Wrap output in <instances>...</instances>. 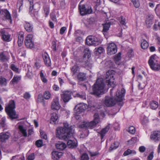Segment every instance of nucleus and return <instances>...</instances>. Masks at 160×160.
I'll return each instance as SVG.
<instances>
[{
	"mask_svg": "<svg viewBox=\"0 0 160 160\" xmlns=\"http://www.w3.org/2000/svg\"><path fill=\"white\" fill-rule=\"evenodd\" d=\"M114 72L113 70H109L106 73V78L108 79L106 80V83H108V86H110L112 88L110 91L112 97H106L104 101V104L108 107L114 106L117 102L122 101L125 93V90L123 88L120 90H118L117 91L114 88V87L116 85V82L113 81V75Z\"/></svg>",
	"mask_w": 160,
	"mask_h": 160,
	"instance_id": "1",
	"label": "nucleus"
},
{
	"mask_svg": "<svg viewBox=\"0 0 160 160\" xmlns=\"http://www.w3.org/2000/svg\"><path fill=\"white\" fill-rule=\"evenodd\" d=\"M70 132H69L67 131L66 129L63 127H58L56 130L57 137L60 139H63L65 141L68 140V139L71 137L74 133V130L72 129H70Z\"/></svg>",
	"mask_w": 160,
	"mask_h": 160,
	"instance_id": "2",
	"label": "nucleus"
},
{
	"mask_svg": "<svg viewBox=\"0 0 160 160\" xmlns=\"http://www.w3.org/2000/svg\"><path fill=\"white\" fill-rule=\"evenodd\" d=\"M104 86L103 81L98 79L93 87L92 92L91 93L95 96H98L103 92Z\"/></svg>",
	"mask_w": 160,
	"mask_h": 160,
	"instance_id": "3",
	"label": "nucleus"
},
{
	"mask_svg": "<svg viewBox=\"0 0 160 160\" xmlns=\"http://www.w3.org/2000/svg\"><path fill=\"white\" fill-rule=\"evenodd\" d=\"M15 103L13 100L10 101L8 105L5 108L6 112L11 119L18 118V116L15 110Z\"/></svg>",
	"mask_w": 160,
	"mask_h": 160,
	"instance_id": "4",
	"label": "nucleus"
},
{
	"mask_svg": "<svg viewBox=\"0 0 160 160\" xmlns=\"http://www.w3.org/2000/svg\"><path fill=\"white\" fill-rule=\"evenodd\" d=\"M94 120L90 122H83L79 125V127L82 128H92L96 126L99 122V118L98 113H96L94 115Z\"/></svg>",
	"mask_w": 160,
	"mask_h": 160,
	"instance_id": "5",
	"label": "nucleus"
},
{
	"mask_svg": "<svg viewBox=\"0 0 160 160\" xmlns=\"http://www.w3.org/2000/svg\"><path fill=\"white\" fill-rule=\"evenodd\" d=\"M148 63L152 70L155 71L160 70V62L158 61L155 56L152 55L150 57Z\"/></svg>",
	"mask_w": 160,
	"mask_h": 160,
	"instance_id": "6",
	"label": "nucleus"
},
{
	"mask_svg": "<svg viewBox=\"0 0 160 160\" xmlns=\"http://www.w3.org/2000/svg\"><path fill=\"white\" fill-rule=\"evenodd\" d=\"M86 43L88 45L97 46L101 43L99 38L96 37L89 36L86 39Z\"/></svg>",
	"mask_w": 160,
	"mask_h": 160,
	"instance_id": "7",
	"label": "nucleus"
},
{
	"mask_svg": "<svg viewBox=\"0 0 160 160\" xmlns=\"http://www.w3.org/2000/svg\"><path fill=\"white\" fill-rule=\"evenodd\" d=\"M83 0H82L80 2L78 8L80 14L82 16H83L86 14L91 13L92 11L91 7H88V8H86L84 5L81 4Z\"/></svg>",
	"mask_w": 160,
	"mask_h": 160,
	"instance_id": "8",
	"label": "nucleus"
},
{
	"mask_svg": "<svg viewBox=\"0 0 160 160\" xmlns=\"http://www.w3.org/2000/svg\"><path fill=\"white\" fill-rule=\"evenodd\" d=\"M33 35L32 34H29L26 37L25 44L26 47L30 49H31L34 47V43L32 41Z\"/></svg>",
	"mask_w": 160,
	"mask_h": 160,
	"instance_id": "9",
	"label": "nucleus"
},
{
	"mask_svg": "<svg viewBox=\"0 0 160 160\" xmlns=\"http://www.w3.org/2000/svg\"><path fill=\"white\" fill-rule=\"evenodd\" d=\"M87 107L86 104L83 103H81L76 106L74 109L75 113L78 114L80 113L84 112Z\"/></svg>",
	"mask_w": 160,
	"mask_h": 160,
	"instance_id": "10",
	"label": "nucleus"
},
{
	"mask_svg": "<svg viewBox=\"0 0 160 160\" xmlns=\"http://www.w3.org/2000/svg\"><path fill=\"white\" fill-rule=\"evenodd\" d=\"M107 53L108 55H112L117 52L116 46L114 43H110L108 45Z\"/></svg>",
	"mask_w": 160,
	"mask_h": 160,
	"instance_id": "11",
	"label": "nucleus"
},
{
	"mask_svg": "<svg viewBox=\"0 0 160 160\" xmlns=\"http://www.w3.org/2000/svg\"><path fill=\"white\" fill-rule=\"evenodd\" d=\"M0 35L2 36V39L4 41L7 42L10 41V35L8 32V30L6 28H3L1 29L0 31Z\"/></svg>",
	"mask_w": 160,
	"mask_h": 160,
	"instance_id": "12",
	"label": "nucleus"
},
{
	"mask_svg": "<svg viewBox=\"0 0 160 160\" xmlns=\"http://www.w3.org/2000/svg\"><path fill=\"white\" fill-rule=\"evenodd\" d=\"M72 92L68 91H64L61 94L62 99L64 102H67L71 98Z\"/></svg>",
	"mask_w": 160,
	"mask_h": 160,
	"instance_id": "13",
	"label": "nucleus"
},
{
	"mask_svg": "<svg viewBox=\"0 0 160 160\" xmlns=\"http://www.w3.org/2000/svg\"><path fill=\"white\" fill-rule=\"evenodd\" d=\"M60 107L61 106L59 103L58 98H56L53 99L51 104L52 109L58 110L60 108Z\"/></svg>",
	"mask_w": 160,
	"mask_h": 160,
	"instance_id": "14",
	"label": "nucleus"
},
{
	"mask_svg": "<svg viewBox=\"0 0 160 160\" xmlns=\"http://www.w3.org/2000/svg\"><path fill=\"white\" fill-rule=\"evenodd\" d=\"M42 57L46 65L48 67L50 66L51 65V60L48 53L44 52L42 54Z\"/></svg>",
	"mask_w": 160,
	"mask_h": 160,
	"instance_id": "15",
	"label": "nucleus"
},
{
	"mask_svg": "<svg viewBox=\"0 0 160 160\" xmlns=\"http://www.w3.org/2000/svg\"><path fill=\"white\" fill-rule=\"evenodd\" d=\"M109 128L110 126L109 125H108L105 128L102 129L101 131L98 132L100 135L101 139L103 138L105 136L106 133L108 131Z\"/></svg>",
	"mask_w": 160,
	"mask_h": 160,
	"instance_id": "16",
	"label": "nucleus"
},
{
	"mask_svg": "<svg viewBox=\"0 0 160 160\" xmlns=\"http://www.w3.org/2000/svg\"><path fill=\"white\" fill-rule=\"evenodd\" d=\"M55 146L56 148L60 150H62L66 147V145L64 143L60 141L56 143Z\"/></svg>",
	"mask_w": 160,
	"mask_h": 160,
	"instance_id": "17",
	"label": "nucleus"
},
{
	"mask_svg": "<svg viewBox=\"0 0 160 160\" xmlns=\"http://www.w3.org/2000/svg\"><path fill=\"white\" fill-rule=\"evenodd\" d=\"M52 158L53 159L58 160L62 156V153L57 151H53L52 152Z\"/></svg>",
	"mask_w": 160,
	"mask_h": 160,
	"instance_id": "18",
	"label": "nucleus"
},
{
	"mask_svg": "<svg viewBox=\"0 0 160 160\" xmlns=\"http://www.w3.org/2000/svg\"><path fill=\"white\" fill-rule=\"evenodd\" d=\"M9 137V133H1L0 134V141L4 142L6 140L8 139Z\"/></svg>",
	"mask_w": 160,
	"mask_h": 160,
	"instance_id": "19",
	"label": "nucleus"
},
{
	"mask_svg": "<svg viewBox=\"0 0 160 160\" xmlns=\"http://www.w3.org/2000/svg\"><path fill=\"white\" fill-rule=\"evenodd\" d=\"M23 34L24 33L23 32H20L18 34V42L19 46H21L23 43L24 40Z\"/></svg>",
	"mask_w": 160,
	"mask_h": 160,
	"instance_id": "20",
	"label": "nucleus"
},
{
	"mask_svg": "<svg viewBox=\"0 0 160 160\" xmlns=\"http://www.w3.org/2000/svg\"><path fill=\"white\" fill-rule=\"evenodd\" d=\"M159 133L158 132L154 131L151 135V138L155 142H158L159 140Z\"/></svg>",
	"mask_w": 160,
	"mask_h": 160,
	"instance_id": "21",
	"label": "nucleus"
},
{
	"mask_svg": "<svg viewBox=\"0 0 160 160\" xmlns=\"http://www.w3.org/2000/svg\"><path fill=\"white\" fill-rule=\"evenodd\" d=\"M77 144L76 142L72 140H68L67 142L68 146L69 148H75L77 147Z\"/></svg>",
	"mask_w": 160,
	"mask_h": 160,
	"instance_id": "22",
	"label": "nucleus"
},
{
	"mask_svg": "<svg viewBox=\"0 0 160 160\" xmlns=\"http://www.w3.org/2000/svg\"><path fill=\"white\" fill-rule=\"evenodd\" d=\"M58 118V115L57 113L54 112L51 115L50 122L55 124Z\"/></svg>",
	"mask_w": 160,
	"mask_h": 160,
	"instance_id": "23",
	"label": "nucleus"
},
{
	"mask_svg": "<svg viewBox=\"0 0 160 160\" xmlns=\"http://www.w3.org/2000/svg\"><path fill=\"white\" fill-rule=\"evenodd\" d=\"M24 27L25 29L27 31L29 32H30L32 31L33 29V27L29 23L26 22Z\"/></svg>",
	"mask_w": 160,
	"mask_h": 160,
	"instance_id": "24",
	"label": "nucleus"
},
{
	"mask_svg": "<svg viewBox=\"0 0 160 160\" xmlns=\"http://www.w3.org/2000/svg\"><path fill=\"white\" fill-rule=\"evenodd\" d=\"M79 67L77 65H74L71 68L73 75L78 73L79 71Z\"/></svg>",
	"mask_w": 160,
	"mask_h": 160,
	"instance_id": "25",
	"label": "nucleus"
},
{
	"mask_svg": "<svg viewBox=\"0 0 160 160\" xmlns=\"http://www.w3.org/2000/svg\"><path fill=\"white\" fill-rule=\"evenodd\" d=\"M18 129H19L20 132L24 137H26L27 136V134L26 129L24 128L22 125H19L18 126Z\"/></svg>",
	"mask_w": 160,
	"mask_h": 160,
	"instance_id": "26",
	"label": "nucleus"
},
{
	"mask_svg": "<svg viewBox=\"0 0 160 160\" xmlns=\"http://www.w3.org/2000/svg\"><path fill=\"white\" fill-rule=\"evenodd\" d=\"M8 60V57L5 55L4 52L0 53V61L1 62H5Z\"/></svg>",
	"mask_w": 160,
	"mask_h": 160,
	"instance_id": "27",
	"label": "nucleus"
},
{
	"mask_svg": "<svg viewBox=\"0 0 160 160\" xmlns=\"http://www.w3.org/2000/svg\"><path fill=\"white\" fill-rule=\"evenodd\" d=\"M4 13H5V16L6 19L9 20L10 22L11 23L12 22V20L11 19V17L10 13L8 10H5L3 11Z\"/></svg>",
	"mask_w": 160,
	"mask_h": 160,
	"instance_id": "28",
	"label": "nucleus"
},
{
	"mask_svg": "<svg viewBox=\"0 0 160 160\" xmlns=\"http://www.w3.org/2000/svg\"><path fill=\"white\" fill-rule=\"evenodd\" d=\"M141 48L145 49H147L148 46V42L144 39H142L141 41Z\"/></svg>",
	"mask_w": 160,
	"mask_h": 160,
	"instance_id": "29",
	"label": "nucleus"
},
{
	"mask_svg": "<svg viewBox=\"0 0 160 160\" xmlns=\"http://www.w3.org/2000/svg\"><path fill=\"white\" fill-rule=\"evenodd\" d=\"M77 77L78 79L80 81H83L86 79V74L84 73H79Z\"/></svg>",
	"mask_w": 160,
	"mask_h": 160,
	"instance_id": "30",
	"label": "nucleus"
},
{
	"mask_svg": "<svg viewBox=\"0 0 160 160\" xmlns=\"http://www.w3.org/2000/svg\"><path fill=\"white\" fill-rule=\"evenodd\" d=\"M82 66L87 69H91L92 67V64L90 63L89 59L85 62Z\"/></svg>",
	"mask_w": 160,
	"mask_h": 160,
	"instance_id": "31",
	"label": "nucleus"
},
{
	"mask_svg": "<svg viewBox=\"0 0 160 160\" xmlns=\"http://www.w3.org/2000/svg\"><path fill=\"white\" fill-rule=\"evenodd\" d=\"M89 60V58L86 57L85 56H83L79 58L78 61L82 65L86 62L88 60Z\"/></svg>",
	"mask_w": 160,
	"mask_h": 160,
	"instance_id": "32",
	"label": "nucleus"
},
{
	"mask_svg": "<svg viewBox=\"0 0 160 160\" xmlns=\"http://www.w3.org/2000/svg\"><path fill=\"white\" fill-rule=\"evenodd\" d=\"M150 108L153 109H155L158 107V102L154 101H152L150 103Z\"/></svg>",
	"mask_w": 160,
	"mask_h": 160,
	"instance_id": "33",
	"label": "nucleus"
},
{
	"mask_svg": "<svg viewBox=\"0 0 160 160\" xmlns=\"http://www.w3.org/2000/svg\"><path fill=\"white\" fill-rule=\"evenodd\" d=\"M118 20L120 24L125 26L126 24V19L123 16H121L118 18Z\"/></svg>",
	"mask_w": 160,
	"mask_h": 160,
	"instance_id": "34",
	"label": "nucleus"
},
{
	"mask_svg": "<svg viewBox=\"0 0 160 160\" xmlns=\"http://www.w3.org/2000/svg\"><path fill=\"white\" fill-rule=\"evenodd\" d=\"M63 126L64 127V128L66 129L67 131L69 132H70V130H71L69 129H73L72 127L71 126H69V124L67 122L63 123Z\"/></svg>",
	"mask_w": 160,
	"mask_h": 160,
	"instance_id": "35",
	"label": "nucleus"
},
{
	"mask_svg": "<svg viewBox=\"0 0 160 160\" xmlns=\"http://www.w3.org/2000/svg\"><path fill=\"white\" fill-rule=\"evenodd\" d=\"M11 160H24V157L19 155L13 156Z\"/></svg>",
	"mask_w": 160,
	"mask_h": 160,
	"instance_id": "36",
	"label": "nucleus"
},
{
	"mask_svg": "<svg viewBox=\"0 0 160 160\" xmlns=\"http://www.w3.org/2000/svg\"><path fill=\"white\" fill-rule=\"evenodd\" d=\"M51 94L48 91H46L43 94L44 98L46 100L49 99L51 97Z\"/></svg>",
	"mask_w": 160,
	"mask_h": 160,
	"instance_id": "37",
	"label": "nucleus"
},
{
	"mask_svg": "<svg viewBox=\"0 0 160 160\" xmlns=\"http://www.w3.org/2000/svg\"><path fill=\"white\" fill-rule=\"evenodd\" d=\"M110 26V23L108 22L104 24L103 27V32H107Z\"/></svg>",
	"mask_w": 160,
	"mask_h": 160,
	"instance_id": "38",
	"label": "nucleus"
},
{
	"mask_svg": "<svg viewBox=\"0 0 160 160\" xmlns=\"http://www.w3.org/2000/svg\"><path fill=\"white\" fill-rule=\"evenodd\" d=\"M84 56L89 58L91 56V52L90 50L88 48H86L84 50Z\"/></svg>",
	"mask_w": 160,
	"mask_h": 160,
	"instance_id": "39",
	"label": "nucleus"
},
{
	"mask_svg": "<svg viewBox=\"0 0 160 160\" xmlns=\"http://www.w3.org/2000/svg\"><path fill=\"white\" fill-rule=\"evenodd\" d=\"M119 146V143L118 142H114L113 144H112L110 147V150H112L116 149Z\"/></svg>",
	"mask_w": 160,
	"mask_h": 160,
	"instance_id": "40",
	"label": "nucleus"
},
{
	"mask_svg": "<svg viewBox=\"0 0 160 160\" xmlns=\"http://www.w3.org/2000/svg\"><path fill=\"white\" fill-rule=\"evenodd\" d=\"M76 96L82 99H86V94L85 92H82L77 94Z\"/></svg>",
	"mask_w": 160,
	"mask_h": 160,
	"instance_id": "41",
	"label": "nucleus"
},
{
	"mask_svg": "<svg viewBox=\"0 0 160 160\" xmlns=\"http://www.w3.org/2000/svg\"><path fill=\"white\" fill-rule=\"evenodd\" d=\"M20 76H14L11 81L13 84L17 83L21 79Z\"/></svg>",
	"mask_w": 160,
	"mask_h": 160,
	"instance_id": "42",
	"label": "nucleus"
},
{
	"mask_svg": "<svg viewBox=\"0 0 160 160\" xmlns=\"http://www.w3.org/2000/svg\"><path fill=\"white\" fill-rule=\"evenodd\" d=\"M155 11L156 13L158 16H160V4H158L156 5Z\"/></svg>",
	"mask_w": 160,
	"mask_h": 160,
	"instance_id": "43",
	"label": "nucleus"
},
{
	"mask_svg": "<svg viewBox=\"0 0 160 160\" xmlns=\"http://www.w3.org/2000/svg\"><path fill=\"white\" fill-rule=\"evenodd\" d=\"M40 76L41 77V79L42 81L44 83H46L47 82V79L46 78L45 76H44L43 73L42 72V71H41L40 72Z\"/></svg>",
	"mask_w": 160,
	"mask_h": 160,
	"instance_id": "44",
	"label": "nucleus"
},
{
	"mask_svg": "<svg viewBox=\"0 0 160 160\" xmlns=\"http://www.w3.org/2000/svg\"><path fill=\"white\" fill-rule=\"evenodd\" d=\"M128 131L129 133L133 134L135 133V128L133 126H131L129 127Z\"/></svg>",
	"mask_w": 160,
	"mask_h": 160,
	"instance_id": "45",
	"label": "nucleus"
},
{
	"mask_svg": "<svg viewBox=\"0 0 160 160\" xmlns=\"http://www.w3.org/2000/svg\"><path fill=\"white\" fill-rule=\"evenodd\" d=\"M0 84L2 86H5L7 84L6 79L5 78H0Z\"/></svg>",
	"mask_w": 160,
	"mask_h": 160,
	"instance_id": "46",
	"label": "nucleus"
},
{
	"mask_svg": "<svg viewBox=\"0 0 160 160\" xmlns=\"http://www.w3.org/2000/svg\"><path fill=\"white\" fill-rule=\"evenodd\" d=\"M81 160H88L89 158L87 154L84 153L81 156Z\"/></svg>",
	"mask_w": 160,
	"mask_h": 160,
	"instance_id": "47",
	"label": "nucleus"
},
{
	"mask_svg": "<svg viewBox=\"0 0 160 160\" xmlns=\"http://www.w3.org/2000/svg\"><path fill=\"white\" fill-rule=\"evenodd\" d=\"M132 2L133 3L134 6L136 8H137L139 7V3L138 0H131Z\"/></svg>",
	"mask_w": 160,
	"mask_h": 160,
	"instance_id": "48",
	"label": "nucleus"
},
{
	"mask_svg": "<svg viewBox=\"0 0 160 160\" xmlns=\"http://www.w3.org/2000/svg\"><path fill=\"white\" fill-rule=\"evenodd\" d=\"M10 68L13 71L17 72H18V68L14 64H12L11 65Z\"/></svg>",
	"mask_w": 160,
	"mask_h": 160,
	"instance_id": "49",
	"label": "nucleus"
},
{
	"mask_svg": "<svg viewBox=\"0 0 160 160\" xmlns=\"http://www.w3.org/2000/svg\"><path fill=\"white\" fill-rule=\"evenodd\" d=\"M42 140H39L36 142V145L38 147H40L42 146Z\"/></svg>",
	"mask_w": 160,
	"mask_h": 160,
	"instance_id": "50",
	"label": "nucleus"
},
{
	"mask_svg": "<svg viewBox=\"0 0 160 160\" xmlns=\"http://www.w3.org/2000/svg\"><path fill=\"white\" fill-rule=\"evenodd\" d=\"M44 12L47 17L49 13V8L48 6H46L44 7Z\"/></svg>",
	"mask_w": 160,
	"mask_h": 160,
	"instance_id": "51",
	"label": "nucleus"
},
{
	"mask_svg": "<svg viewBox=\"0 0 160 160\" xmlns=\"http://www.w3.org/2000/svg\"><path fill=\"white\" fill-rule=\"evenodd\" d=\"M137 140V138L136 137H134L132 138L131 140H129L128 141V142H131V144H132L133 143L136 142Z\"/></svg>",
	"mask_w": 160,
	"mask_h": 160,
	"instance_id": "52",
	"label": "nucleus"
},
{
	"mask_svg": "<svg viewBox=\"0 0 160 160\" xmlns=\"http://www.w3.org/2000/svg\"><path fill=\"white\" fill-rule=\"evenodd\" d=\"M96 52H98L99 53L101 54L104 51V48L101 47H99L97 48H96Z\"/></svg>",
	"mask_w": 160,
	"mask_h": 160,
	"instance_id": "53",
	"label": "nucleus"
},
{
	"mask_svg": "<svg viewBox=\"0 0 160 160\" xmlns=\"http://www.w3.org/2000/svg\"><path fill=\"white\" fill-rule=\"evenodd\" d=\"M6 119L5 118H2L1 120L0 124L2 127H5L6 125Z\"/></svg>",
	"mask_w": 160,
	"mask_h": 160,
	"instance_id": "54",
	"label": "nucleus"
},
{
	"mask_svg": "<svg viewBox=\"0 0 160 160\" xmlns=\"http://www.w3.org/2000/svg\"><path fill=\"white\" fill-rule=\"evenodd\" d=\"M128 57L130 58L132 57L134 55L133 51L132 49L130 50L128 53Z\"/></svg>",
	"mask_w": 160,
	"mask_h": 160,
	"instance_id": "55",
	"label": "nucleus"
},
{
	"mask_svg": "<svg viewBox=\"0 0 160 160\" xmlns=\"http://www.w3.org/2000/svg\"><path fill=\"white\" fill-rule=\"evenodd\" d=\"M121 52H119L117 54L115 57V59L117 61L121 59Z\"/></svg>",
	"mask_w": 160,
	"mask_h": 160,
	"instance_id": "56",
	"label": "nucleus"
},
{
	"mask_svg": "<svg viewBox=\"0 0 160 160\" xmlns=\"http://www.w3.org/2000/svg\"><path fill=\"white\" fill-rule=\"evenodd\" d=\"M40 134L41 137L42 138H43L45 139H47V135L44 132H41Z\"/></svg>",
	"mask_w": 160,
	"mask_h": 160,
	"instance_id": "57",
	"label": "nucleus"
},
{
	"mask_svg": "<svg viewBox=\"0 0 160 160\" xmlns=\"http://www.w3.org/2000/svg\"><path fill=\"white\" fill-rule=\"evenodd\" d=\"M132 152V150L129 149H128L124 152L123 153V155L124 156H126L131 153Z\"/></svg>",
	"mask_w": 160,
	"mask_h": 160,
	"instance_id": "58",
	"label": "nucleus"
},
{
	"mask_svg": "<svg viewBox=\"0 0 160 160\" xmlns=\"http://www.w3.org/2000/svg\"><path fill=\"white\" fill-rule=\"evenodd\" d=\"M34 158V153H32L28 156V160H33Z\"/></svg>",
	"mask_w": 160,
	"mask_h": 160,
	"instance_id": "59",
	"label": "nucleus"
},
{
	"mask_svg": "<svg viewBox=\"0 0 160 160\" xmlns=\"http://www.w3.org/2000/svg\"><path fill=\"white\" fill-rule=\"evenodd\" d=\"M153 157V152H152L148 156L147 158L148 160H152Z\"/></svg>",
	"mask_w": 160,
	"mask_h": 160,
	"instance_id": "60",
	"label": "nucleus"
},
{
	"mask_svg": "<svg viewBox=\"0 0 160 160\" xmlns=\"http://www.w3.org/2000/svg\"><path fill=\"white\" fill-rule=\"evenodd\" d=\"M66 29V27H63L60 29V33L61 34H63Z\"/></svg>",
	"mask_w": 160,
	"mask_h": 160,
	"instance_id": "61",
	"label": "nucleus"
},
{
	"mask_svg": "<svg viewBox=\"0 0 160 160\" xmlns=\"http://www.w3.org/2000/svg\"><path fill=\"white\" fill-rule=\"evenodd\" d=\"M31 97L30 95L28 92H26L24 96V98L26 99H29Z\"/></svg>",
	"mask_w": 160,
	"mask_h": 160,
	"instance_id": "62",
	"label": "nucleus"
},
{
	"mask_svg": "<svg viewBox=\"0 0 160 160\" xmlns=\"http://www.w3.org/2000/svg\"><path fill=\"white\" fill-rule=\"evenodd\" d=\"M52 49L54 51H56L57 50L56 47V42L55 41H53L52 42Z\"/></svg>",
	"mask_w": 160,
	"mask_h": 160,
	"instance_id": "63",
	"label": "nucleus"
},
{
	"mask_svg": "<svg viewBox=\"0 0 160 160\" xmlns=\"http://www.w3.org/2000/svg\"><path fill=\"white\" fill-rule=\"evenodd\" d=\"M146 148L143 146H142L139 147V151L141 152H143L145 150Z\"/></svg>",
	"mask_w": 160,
	"mask_h": 160,
	"instance_id": "64",
	"label": "nucleus"
}]
</instances>
